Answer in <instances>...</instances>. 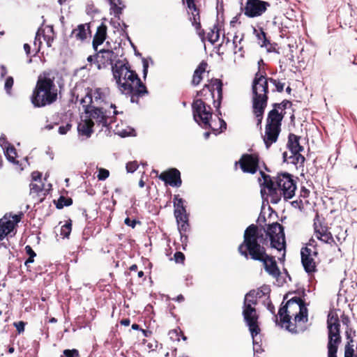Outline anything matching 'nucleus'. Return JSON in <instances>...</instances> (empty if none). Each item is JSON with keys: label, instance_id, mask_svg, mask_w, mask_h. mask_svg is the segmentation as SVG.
Returning a JSON list of instances; mask_svg holds the SVG:
<instances>
[{"label": "nucleus", "instance_id": "nucleus-1", "mask_svg": "<svg viewBox=\"0 0 357 357\" xmlns=\"http://www.w3.org/2000/svg\"><path fill=\"white\" fill-rule=\"evenodd\" d=\"M112 73L119 89L130 97V101L139 104V98L149 94V91L135 70L127 62H116L112 66Z\"/></svg>", "mask_w": 357, "mask_h": 357}, {"label": "nucleus", "instance_id": "nucleus-2", "mask_svg": "<svg viewBox=\"0 0 357 357\" xmlns=\"http://www.w3.org/2000/svg\"><path fill=\"white\" fill-rule=\"evenodd\" d=\"M266 227H261L252 224L245 230L243 234V241L239 245L246 247V240L255 238L257 243H264V247L267 248L269 243L271 247L278 251L285 250L286 241L284 227L278 222L268 223L266 225Z\"/></svg>", "mask_w": 357, "mask_h": 357}, {"label": "nucleus", "instance_id": "nucleus-3", "mask_svg": "<svg viewBox=\"0 0 357 357\" xmlns=\"http://www.w3.org/2000/svg\"><path fill=\"white\" fill-rule=\"evenodd\" d=\"M280 324L294 333H298V326L308 320V310L305 301L299 297L289 299L278 311Z\"/></svg>", "mask_w": 357, "mask_h": 357}, {"label": "nucleus", "instance_id": "nucleus-4", "mask_svg": "<svg viewBox=\"0 0 357 357\" xmlns=\"http://www.w3.org/2000/svg\"><path fill=\"white\" fill-rule=\"evenodd\" d=\"M266 241L261 244L257 243L255 238L246 240V247L238 245V253L246 259H252L263 264L265 271L273 278L280 275V271L277 265L275 257L267 253L266 248L264 247Z\"/></svg>", "mask_w": 357, "mask_h": 357}, {"label": "nucleus", "instance_id": "nucleus-5", "mask_svg": "<svg viewBox=\"0 0 357 357\" xmlns=\"http://www.w3.org/2000/svg\"><path fill=\"white\" fill-rule=\"evenodd\" d=\"M58 98V89L54 83V77L44 71L38 77L36 86L30 97L35 107H43L53 104Z\"/></svg>", "mask_w": 357, "mask_h": 357}, {"label": "nucleus", "instance_id": "nucleus-6", "mask_svg": "<svg viewBox=\"0 0 357 357\" xmlns=\"http://www.w3.org/2000/svg\"><path fill=\"white\" fill-rule=\"evenodd\" d=\"M270 289L262 287L257 289H252L248 292L244 298L243 307V316L247 324L252 338L257 336L261 331L259 326V315L255 306L257 305V298L268 294Z\"/></svg>", "mask_w": 357, "mask_h": 357}, {"label": "nucleus", "instance_id": "nucleus-7", "mask_svg": "<svg viewBox=\"0 0 357 357\" xmlns=\"http://www.w3.org/2000/svg\"><path fill=\"white\" fill-rule=\"evenodd\" d=\"M268 91L266 79L263 75L257 74L252 83V112L257 119V126L260 128L268 104Z\"/></svg>", "mask_w": 357, "mask_h": 357}, {"label": "nucleus", "instance_id": "nucleus-8", "mask_svg": "<svg viewBox=\"0 0 357 357\" xmlns=\"http://www.w3.org/2000/svg\"><path fill=\"white\" fill-rule=\"evenodd\" d=\"M284 117V114L279 113V111L275 109H272L268 113L265 132L262 137L266 149H269L273 144L278 141Z\"/></svg>", "mask_w": 357, "mask_h": 357}, {"label": "nucleus", "instance_id": "nucleus-9", "mask_svg": "<svg viewBox=\"0 0 357 357\" xmlns=\"http://www.w3.org/2000/svg\"><path fill=\"white\" fill-rule=\"evenodd\" d=\"M327 328L328 330V357H337L341 336L340 319L336 312H329L327 317Z\"/></svg>", "mask_w": 357, "mask_h": 357}, {"label": "nucleus", "instance_id": "nucleus-10", "mask_svg": "<svg viewBox=\"0 0 357 357\" xmlns=\"http://www.w3.org/2000/svg\"><path fill=\"white\" fill-rule=\"evenodd\" d=\"M275 191L279 196V199L276 201L275 197H271V203L278 204L281 200L282 197L285 200H288L295 195L296 185L291 174L289 173L278 174L275 177Z\"/></svg>", "mask_w": 357, "mask_h": 357}, {"label": "nucleus", "instance_id": "nucleus-11", "mask_svg": "<svg viewBox=\"0 0 357 357\" xmlns=\"http://www.w3.org/2000/svg\"><path fill=\"white\" fill-rule=\"evenodd\" d=\"M84 112L87 117L91 120H95L98 125L103 127H108L116 121V116L119 112L116 110V105L111 103L110 108H113V116H107V110L104 109L103 106H98L89 104H82Z\"/></svg>", "mask_w": 357, "mask_h": 357}, {"label": "nucleus", "instance_id": "nucleus-12", "mask_svg": "<svg viewBox=\"0 0 357 357\" xmlns=\"http://www.w3.org/2000/svg\"><path fill=\"white\" fill-rule=\"evenodd\" d=\"M192 110L195 121L204 129L211 128L213 109L201 98L195 99L192 103Z\"/></svg>", "mask_w": 357, "mask_h": 357}, {"label": "nucleus", "instance_id": "nucleus-13", "mask_svg": "<svg viewBox=\"0 0 357 357\" xmlns=\"http://www.w3.org/2000/svg\"><path fill=\"white\" fill-rule=\"evenodd\" d=\"M110 91L109 88L85 89V96L80 100L81 104L103 106L109 103Z\"/></svg>", "mask_w": 357, "mask_h": 357}, {"label": "nucleus", "instance_id": "nucleus-14", "mask_svg": "<svg viewBox=\"0 0 357 357\" xmlns=\"http://www.w3.org/2000/svg\"><path fill=\"white\" fill-rule=\"evenodd\" d=\"M314 234L320 241L331 245H337L330 228L324 218H321L317 213L313 220Z\"/></svg>", "mask_w": 357, "mask_h": 357}, {"label": "nucleus", "instance_id": "nucleus-15", "mask_svg": "<svg viewBox=\"0 0 357 357\" xmlns=\"http://www.w3.org/2000/svg\"><path fill=\"white\" fill-rule=\"evenodd\" d=\"M271 6L268 1L262 0H246L245 4H241V10L249 18L261 16Z\"/></svg>", "mask_w": 357, "mask_h": 357}, {"label": "nucleus", "instance_id": "nucleus-16", "mask_svg": "<svg viewBox=\"0 0 357 357\" xmlns=\"http://www.w3.org/2000/svg\"><path fill=\"white\" fill-rule=\"evenodd\" d=\"M204 87L208 88V96L213 100L214 107L218 109L223 98L222 81L220 79L211 78L208 79L207 83L204 84Z\"/></svg>", "mask_w": 357, "mask_h": 357}, {"label": "nucleus", "instance_id": "nucleus-17", "mask_svg": "<svg viewBox=\"0 0 357 357\" xmlns=\"http://www.w3.org/2000/svg\"><path fill=\"white\" fill-rule=\"evenodd\" d=\"M259 156L257 153H244L235 165H237L238 164L244 173L254 174L259 169Z\"/></svg>", "mask_w": 357, "mask_h": 357}, {"label": "nucleus", "instance_id": "nucleus-18", "mask_svg": "<svg viewBox=\"0 0 357 357\" xmlns=\"http://www.w3.org/2000/svg\"><path fill=\"white\" fill-rule=\"evenodd\" d=\"M301 263L304 270L308 274L317 271V265L314 257H317V250H312L307 246L302 248L301 251Z\"/></svg>", "mask_w": 357, "mask_h": 357}, {"label": "nucleus", "instance_id": "nucleus-19", "mask_svg": "<svg viewBox=\"0 0 357 357\" xmlns=\"http://www.w3.org/2000/svg\"><path fill=\"white\" fill-rule=\"evenodd\" d=\"M158 178L164 181L166 185H169L172 187L178 188L182 184L181 172L176 168H170L162 172L158 176Z\"/></svg>", "mask_w": 357, "mask_h": 357}, {"label": "nucleus", "instance_id": "nucleus-20", "mask_svg": "<svg viewBox=\"0 0 357 357\" xmlns=\"http://www.w3.org/2000/svg\"><path fill=\"white\" fill-rule=\"evenodd\" d=\"M91 23H85L79 24L71 31L69 36L70 38L82 43L87 39L88 36H91Z\"/></svg>", "mask_w": 357, "mask_h": 357}, {"label": "nucleus", "instance_id": "nucleus-21", "mask_svg": "<svg viewBox=\"0 0 357 357\" xmlns=\"http://www.w3.org/2000/svg\"><path fill=\"white\" fill-rule=\"evenodd\" d=\"M107 26L104 23H101L100 25L97 27L92 41V46L96 52L98 51V47L102 45L106 40L107 36Z\"/></svg>", "mask_w": 357, "mask_h": 357}, {"label": "nucleus", "instance_id": "nucleus-22", "mask_svg": "<svg viewBox=\"0 0 357 357\" xmlns=\"http://www.w3.org/2000/svg\"><path fill=\"white\" fill-rule=\"evenodd\" d=\"M114 52L110 50L102 49L96 54V59L98 64V68L100 66H107L112 65L114 61Z\"/></svg>", "mask_w": 357, "mask_h": 357}, {"label": "nucleus", "instance_id": "nucleus-23", "mask_svg": "<svg viewBox=\"0 0 357 357\" xmlns=\"http://www.w3.org/2000/svg\"><path fill=\"white\" fill-rule=\"evenodd\" d=\"M260 175L263 179V183L261 185L268 190L270 197H273L276 200L278 199L279 196L275 191V177L273 181L269 175L263 171H260Z\"/></svg>", "mask_w": 357, "mask_h": 357}, {"label": "nucleus", "instance_id": "nucleus-24", "mask_svg": "<svg viewBox=\"0 0 357 357\" xmlns=\"http://www.w3.org/2000/svg\"><path fill=\"white\" fill-rule=\"evenodd\" d=\"M176 220L178 229L180 233L190 231L189 223V215L187 213H174Z\"/></svg>", "mask_w": 357, "mask_h": 357}, {"label": "nucleus", "instance_id": "nucleus-25", "mask_svg": "<svg viewBox=\"0 0 357 357\" xmlns=\"http://www.w3.org/2000/svg\"><path fill=\"white\" fill-rule=\"evenodd\" d=\"M301 137L289 133L288 135V141L287 146L291 153L302 152L304 147L300 144Z\"/></svg>", "mask_w": 357, "mask_h": 357}, {"label": "nucleus", "instance_id": "nucleus-26", "mask_svg": "<svg viewBox=\"0 0 357 357\" xmlns=\"http://www.w3.org/2000/svg\"><path fill=\"white\" fill-rule=\"evenodd\" d=\"M208 63L206 61H202L194 71L191 84L193 86L199 85L203 79V74L206 71Z\"/></svg>", "mask_w": 357, "mask_h": 357}, {"label": "nucleus", "instance_id": "nucleus-27", "mask_svg": "<svg viewBox=\"0 0 357 357\" xmlns=\"http://www.w3.org/2000/svg\"><path fill=\"white\" fill-rule=\"evenodd\" d=\"M13 230V224L10 222V218L6 215L0 219V241L10 234Z\"/></svg>", "mask_w": 357, "mask_h": 357}, {"label": "nucleus", "instance_id": "nucleus-28", "mask_svg": "<svg viewBox=\"0 0 357 357\" xmlns=\"http://www.w3.org/2000/svg\"><path fill=\"white\" fill-rule=\"evenodd\" d=\"M93 126L94 122L93 120L87 118L82 123H79L77 130L80 135L89 137L93 132Z\"/></svg>", "mask_w": 357, "mask_h": 357}, {"label": "nucleus", "instance_id": "nucleus-29", "mask_svg": "<svg viewBox=\"0 0 357 357\" xmlns=\"http://www.w3.org/2000/svg\"><path fill=\"white\" fill-rule=\"evenodd\" d=\"M3 150L4 154L8 161L13 164H18V161L16 160L17 153L13 145L10 144L8 142H5Z\"/></svg>", "mask_w": 357, "mask_h": 357}, {"label": "nucleus", "instance_id": "nucleus-30", "mask_svg": "<svg viewBox=\"0 0 357 357\" xmlns=\"http://www.w3.org/2000/svg\"><path fill=\"white\" fill-rule=\"evenodd\" d=\"M222 26L218 22L213 24V27L210 29L207 34V40L214 45L220 38V33Z\"/></svg>", "mask_w": 357, "mask_h": 357}, {"label": "nucleus", "instance_id": "nucleus-31", "mask_svg": "<svg viewBox=\"0 0 357 357\" xmlns=\"http://www.w3.org/2000/svg\"><path fill=\"white\" fill-rule=\"evenodd\" d=\"M257 74H260L264 77L267 82V86L268 87V82L272 83L276 89V91L281 93L284 90V87L285 84L284 82H280L279 79H276L272 77H267L266 73L265 71H261L260 69L255 73L254 78L256 77Z\"/></svg>", "mask_w": 357, "mask_h": 357}, {"label": "nucleus", "instance_id": "nucleus-32", "mask_svg": "<svg viewBox=\"0 0 357 357\" xmlns=\"http://www.w3.org/2000/svg\"><path fill=\"white\" fill-rule=\"evenodd\" d=\"M254 32L257 33L256 36L258 40V43L261 45V47H265L267 48L268 51H271L272 44L267 38L266 34L264 31L263 29L260 28L259 32L256 29H254Z\"/></svg>", "mask_w": 357, "mask_h": 357}, {"label": "nucleus", "instance_id": "nucleus-33", "mask_svg": "<svg viewBox=\"0 0 357 357\" xmlns=\"http://www.w3.org/2000/svg\"><path fill=\"white\" fill-rule=\"evenodd\" d=\"M174 213H187L185 206H184V200L179 197V195L174 196Z\"/></svg>", "mask_w": 357, "mask_h": 357}, {"label": "nucleus", "instance_id": "nucleus-34", "mask_svg": "<svg viewBox=\"0 0 357 357\" xmlns=\"http://www.w3.org/2000/svg\"><path fill=\"white\" fill-rule=\"evenodd\" d=\"M289 158L291 163L295 165H299V166L302 167H304L305 158L301 153V152L291 153V155L289 156Z\"/></svg>", "mask_w": 357, "mask_h": 357}, {"label": "nucleus", "instance_id": "nucleus-35", "mask_svg": "<svg viewBox=\"0 0 357 357\" xmlns=\"http://www.w3.org/2000/svg\"><path fill=\"white\" fill-rule=\"evenodd\" d=\"M190 15L189 20L192 23V25L195 27V29H200L201 24V16L200 11H197L195 13H188Z\"/></svg>", "mask_w": 357, "mask_h": 357}, {"label": "nucleus", "instance_id": "nucleus-36", "mask_svg": "<svg viewBox=\"0 0 357 357\" xmlns=\"http://www.w3.org/2000/svg\"><path fill=\"white\" fill-rule=\"evenodd\" d=\"M73 204V199L70 197H66L64 196H60L57 202L56 203V207L58 209H61L64 206H69Z\"/></svg>", "mask_w": 357, "mask_h": 357}, {"label": "nucleus", "instance_id": "nucleus-37", "mask_svg": "<svg viewBox=\"0 0 357 357\" xmlns=\"http://www.w3.org/2000/svg\"><path fill=\"white\" fill-rule=\"evenodd\" d=\"M352 342H353V340L351 339L345 345L344 357H357V342H356V352H355V351L354 349V345L351 344Z\"/></svg>", "mask_w": 357, "mask_h": 357}, {"label": "nucleus", "instance_id": "nucleus-38", "mask_svg": "<svg viewBox=\"0 0 357 357\" xmlns=\"http://www.w3.org/2000/svg\"><path fill=\"white\" fill-rule=\"evenodd\" d=\"M72 220L69 219L61 227V235L63 238H68L72 231Z\"/></svg>", "mask_w": 357, "mask_h": 357}, {"label": "nucleus", "instance_id": "nucleus-39", "mask_svg": "<svg viewBox=\"0 0 357 357\" xmlns=\"http://www.w3.org/2000/svg\"><path fill=\"white\" fill-rule=\"evenodd\" d=\"M55 33L52 27L48 31L47 33L43 34V38L46 41L47 47H51L54 40Z\"/></svg>", "mask_w": 357, "mask_h": 357}, {"label": "nucleus", "instance_id": "nucleus-40", "mask_svg": "<svg viewBox=\"0 0 357 357\" xmlns=\"http://www.w3.org/2000/svg\"><path fill=\"white\" fill-rule=\"evenodd\" d=\"M291 105V102L288 100H284L280 103H273L272 105L273 109H277V111H279V109L285 110L288 107H290Z\"/></svg>", "mask_w": 357, "mask_h": 357}, {"label": "nucleus", "instance_id": "nucleus-41", "mask_svg": "<svg viewBox=\"0 0 357 357\" xmlns=\"http://www.w3.org/2000/svg\"><path fill=\"white\" fill-rule=\"evenodd\" d=\"M267 300H268V302H267L266 307L271 312V314H273V319H274L275 322L276 323V324H280V320H278L279 315H278V314H275V306L272 303L269 296L268 297Z\"/></svg>", "mask_w": 357, "mask_h": 357}, {"label": "nucleus", "instance_id": "nucleus-42", "mask_svg": "<svg viewBox=\"0 0 357 357\" xmlns=\"http://www.w3.org/2000/svg\"><path fill=\"white\" fill-rule=\"evenodd\" d=\"M14 84V79L11 76L6 77L4 83V89L8 95L11 94V90Z\"/></svg>", "mask_w": 357, "mask_h": 357}, {"label": "nucleus", "instance_id": "nucleus-43", "mask_svg": "<svg viewBox=\"0 0 357 357\" xmlns=\"http://www.w3.org/2000/svg\"><path fill=\"white\" fill-rule=\"evenodd\" d=\"M25 251L26 253L29 255V258L25 261V264L26 265L28 264L33 263V259L36 256V252L33 251V250L30 245H26L25 247Z\"/></svg>", "mask_w": 357, "mask_h": 357}, {"label": "nucleus", "instance_id": "nucleus-44", "mask_svg": "<svg viewBox=\"0 0 357 357\" xmlns=\"http://www.w3.org/2000/svg\"><path fill=\"white\" fill-rule=\"evenodd\" d=\"M244 34H242L241 37L238 38V36L235 35L233 38V44L234 49L238 48V52H241L243 50V46L241 45V41L243 40Z\"/></svg>", "mask_w": 357, "mask_h": 357}, {"label": "nucleus", "instance_id": "nucleus-45", "mask_svg": "<svg viewBox=\"0 0 357 357\" xmlns=\"http://www.w3.org/2000/svg\"><path fill=\"white\" fill-rule=\"evenodd\" d=\"M219 121H220V124L219 128H215L213 127L212 125H211V128H208V129H211L213 131V132L215 135L223 132L227 128V123L222 119L219 118Z\"/></svg>", "mask_w": 357, "mask_h": 357}, {"label": "nucleus", "instance_id": "nucleus-46", "mask_svg": "<svg viewBox=\"0 0 357 357\" xmlns=\"http://www.w3.org/2000/svg\"><path fill=\"white\" fill-rule=\"evenodd\" d=\"M109 176V170L104 169V168H100L98 169V174L97 176V178L99 181H105L107 179Z\"/></svg>", "mask_w": 357, "mask_h": 357}, {"label": "nucleus", "instance_id": "nucleus-47", "mask_svg": "<svg viewBox=\"0 0 357 357\" xmlns=\"http://www.w3.org/2000/svg\"><path fill=\"white\" fill-rule=\"evenodd\" d=\"M197 96L201 97V99L204 100V102L211 99L208 96V88H205L204 86H203L202 89L197 92Z\"/></svg>", "mask_w": 357, "mask_h": 357}, {"label": "nucleus", "instance_id": "nucleus-48", "mask_svg": "<svg viewBox=\"0 0 357 357\" xmlns=\"http://www.w3.org/2000/svg\"><path fill=\"white\" fill-rule=\"evenodd\" d=\"M43 185H38L37 183H31L30 184V193L31 194L36 193V194L38 195L40 192H43Z\"/></svg>", "mask_w": 357, "mask_h": 357}, {"label": "nucleus", "instance_id": "nucleus-49", "mask_svg": "<svg viewBox=\"0 0 357 357\" xmlns=\"http://www.w3.org/2000/svg\"><path fill=\"white\" fill-rule=\"evenodd\" d=\"M23 216H24V213L22 212H20L18 214H15L11 216L12 220L10 219V222L13 224L14 229H15L17 224L21 221Z\"/></svg>", "mask_w": 357, "mask_h": 357}, {"label": "nucleus", "instance_id": "nucleus-50", "mask_svg": "<svg viewBox=\"0 0 357 357\" xmlns=\"http://www.w3.org/2000/svg\"><path fill=\"white\" fill-rule=\"evenodd\" d=\"M138 167H139V165L137 161H131V162H128L126 164V170L128 172L133 173L134 172H135L137 170Z\"/></svg>", "mask_w": 357, "mask_h": 357}, {"label": "nucleus", "instance_id": "nucleus-51", "mask_svg": "<svg viewBox=\"0 0 357 357\" xmlns=\"http://www.w3.org/2000/svg\"><path fill=\"white\" fill-rule=\"evenodd\" d=\"M187 7L188 8V13H195L197 11H200L199 8L196 5L195 0L190 1L188 3H186Z\"/></svg>", "mask_w": 357, "mask_h": 357}, {"label": "nucleus", "instance_id": "nucleus-52", "mask_svg": "<svg viewBox=\"0 0 357 357\" xmlns=\"http://www.w3.org/2000/svg\"><path fill=\"white\" fill-rule=\"evenodd\" d=\"M63 355L66 357H79V351L78 350L73 349H65L63 351Z\"/></svg>", "mask_w": 357, "mask_h": 357}, {"label": "nucleus", "instance_id": "nucleus-53", "mask_svg": "<svg viewBox=\"0 0 357 357\" xmlns=\"http://www.w3.org/2000/svg\"><path fill=\"white\" fill-rule=\"evenodd\" d=\"M185 259V255L181 252H176L174 255V259L176 263L183 264Z\"/></svg>", "mask_w": 357, "mask_h": 357}, {"label": "nucleus", "instance_id": "nucleus-54", "mask_svg": "<svg viewBox=\"0 0 357 357\" xmlns=\"http://www.w3.org/2000/svg\"><path fill=\"white\" fill-rule=\"evenodd\" d=\"M72 128V124L66 123L59 128V133L61 135H66Z\"/></svg>", "mask_w": 357, "mask_h": 357}, {"label": "nucleus", "instance_id": "nucleus-55", "mask_svg": "<svg viewBox=\"0 0 357 357\" xmlns=\"http://www.w3.org/2000/svg\"><path fill=\"white\" fill-rule=\"evenodd\" d=\"M25 324H26V323L22 321H20L18 322H15L13 324V325L16 328V330L18 332V333H22L24 331Z\"/></svg>", "mask_w": 357, "mask_h": 357}, {"label": "nucleus", "instance_id": "nucleus-56", "mask_svg": "<svg viewBox=\"0 0 357 357\" xmlns=\"http://www.w3.org/2000/svg\"><path fill=\"white\" fill-rule=\"evenodd\" d=\"M190 231H185L184 233H180L181 234V241L182 243V245L183 249L185 248V246H187V243L188 240V233Z\"/></svg>", "mask_w": 357, "mask_h": 357}, {"label": "nucleus", "instance_id": "nucleus-57", "mask_svg": "<svg viewBox=\"0 0 357 357\" xmlns=\"http://www.w3.org/2000/svg\"><path fill=\"white\" fill-rule=\"evenodd\" d=\"M124 223L132 228H135L137 223H139V221H137L135 219L131 220L129 218H126L124 220Z\"/></svg>", "mask_w": 357, "mask_h": 357}, {"label": "nucleus", "instance_id": "nucleus-58", "mask_svg": "<svg viewBox=\"0 0 357 357\" xmlns=\"http://www.w3.org/2000/svg\"><path fill=\"white\" fill-rule=\"evenodd\" d=\"M142 63H143V77H144V79H146L147 73H148L149 63L145 59H143Z\"/></svg>", "mask_w": 357, "mask_h": 357}, {"label": "nucleus", "instance_id": "nucleus-59", "mask_svg": "<svg viewBox=\"0 0 357 357\" xmlns=\"http://www.w3.org/2000/svg\"><path fill=\"white\" fill-rule=\"evenodd\" d=\"M310 190L307 189L305 187L303 186L301 187V192H300V196L303 198H307L310 195Z\"/></svg>", "mask_w": 357, "mask_h": 357}, {"label": "nucleus", "instance_id": "nucleus-60", "mask_svg": "<svg viewBox=\"0 0 357 357\" xmlns=\"http://www.w3.org/2000/svg\"><path fill=\"white\" fill-rule=\"evenodd\" d=\"M110 4L114 7V12L116 14H120L122 11V8L117 6L116 3L114 2L115 0H109Z\"/></svg>", "mask_w": 357, "mask_h": 357}, {"label": "nucleus", "instance_id": "nucleus-61", "mask_svg": "<svg viewBox=\"0 0 357 357\" xmlns=\"http://www.w3.org/2000/svg\"><path fill=\"white\" fill-rule=\"evenodd\" d=\"M41 176H42V174L39 172H32L31 174V177H32V180L33 181H40L41 180Z\"/></svg>", "mask_w": 357, "mask_h": 357}, {"label": "nucleus", "instance_id": "nucleus-62", "mask_svg": "<svg viewBox=\"0 0 357 357\" xmlns=\"http://www.w3.org/2000/svg\"><path fill=\"white\" fill-rule=\"evenodd\" d=\"M341 317V321H342V324H343L344 325H347V326H348V324H349V322H350V319H349V317H348L347 314H345L344 313H343V314L341 315V317Z\"/></svg>", "mask_w": 357, "mask_h": 357}, {"label": "nucleus", "instance_id": "nucleus-63", "mask_svg": "<svg viewBox=\"0 0 357 357\" xmlns=\"http://www.w3.org/2000/svg\"><path fill=\"white\" fill-rule=\"evenodd\" d=\"M197 34L202 39V40H205V31L202 28V25H200V29H196Z\"/></svg>", "mask_w": 357, "mask_h": 357}, {"label": "nucleus", "instance_id": "nucleus-64", "mask_svg": "<svg viewBox=\"0 0 357 357\" xmlns=\"http://www.w3.org/2000/svg\"><path fill=\"white\" fill-rule=\"evenodd\" d=\"M345 233H346V231L343 232L342 234H338L335 235V238L340 243H342V241L345 240V238H346Z\"/></svg>", "mask_w": 357, "mask_h": 357}]
</instances>
